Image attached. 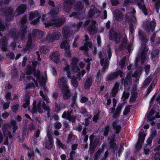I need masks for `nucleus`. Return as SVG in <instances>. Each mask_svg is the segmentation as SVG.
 <instances>
[{"instance_id": "obj_1", "label": "nucleus", "mask_w": 160, "mask_h": 160, "mask_svg": "<svg viewBox=\"0 0 160 160\" xmlns=\"http://www.w3.org/2000/svg\"><path fill=\"white\" fill-rule=\"evenodd\" d=\"M58 12V10L57 9H53L50 11L48 13L50 21L47 22L45 21L47 19L46 18V15H43L42 16L41 19L43 22V23L46 27H49L55 25L57 27H59L62 26L66 22V20L64 18H60L58 19H57L56 14Z\"/></svg>"}, {"instance_id": "obj_2", "label": "nucleus", "mask_w": 160, "mask_h": 160, "mask_svg": "<svg viewBox=\"0 0 160 160\" xmlns=\"http://www.w3.org/2000/svg\"><path fill=\"white\" fill-rule=\"evenodd\" d=\"M138 33L140 38L144 44H142L141 49L139 52L138 56L136 58L135 64L136 66H137L140 59H141V64L144 63L146 58L147 52L148 50V48L146 47V45L145 44L148 41L145 33L141 30H139Z\"/></svg>"}, {"instance_id": "obj_3", "label": "nucleus", "mask_w": 160, "mask_h": 160, "mask_svg": "<svg viewBox=\"0 0 160 160\" xmlns=\"http://www.w3.org/2000/svg\"><path fill=\"white\" fill-rule=\"evenodd\" d=\"M82 22H80L77 24L73 23L71 27H65L62 29V33L63 37L65 38H68L74 32L78 31L80 27L82 25Z\"/></svg>"}, {"instance_id": "obj_4", "label": "nucleus", "mask_w": 160, "mask_h": 160, "mask_svg": "<svg viewBox=\"0 0 160 160\" xmlns=\"http://www.w3.org/2000/svg\"><path fill=\"white\" fill-rule=\"evenodd\" d=\"M26 71V73L28 74H31L33 72L34 76L37 77L36 79L38 81L40 85L42 86L43 88H45V78L44 76H40V71H37L34 69H32L30 66H27Z\"/></svg>"}, {"instance_id": "obj_5", "label": "nucleus", "mask_w": 160, "mask_h": 160, "mask_svg": "<svg viewBox=\"0 0 160 160\" xmlns=\"http://www.w3.org/2000/svg\"><path fill=\"white\" fill-rule=\"evenodd\" d=\"M132 3H135L137 4L145 15L148 14L147 9L143 0H124L123 4L126 6Z\"/></svg>"}, {"instance_id": "obj_6", "label": "nucleus", "mask_w": 160, "mask_h": 160, "mask_svg": "<svg viewBox=\"0 0 160 160\" xmlns=\"http://www.w3.org/2000/svg\"><path fill=\"white\" fill-rule=\"evenodd\" d=\"M96 22L94 20H88L85 22L83 26L86 27L88 25L87 28V30L89 33L90 34H94L98 31L97 28L96 26Z\"/></svg>"}, {"instance_id": "obj_7", "label": "nucleus", "mask_w": 160, "mask_h": 160, "mask_svg": "<svg viewBox=\"0 0 160 160\" xmlns=\"http://www.w3.org/2000/svg\"><path fill=\"white\" fill-rule=\"evenodd\" d=\"M121 38V34L114 31H111L109 35V39L112 40L116 44L118 43L120 41Z\"/></svg>"}, {"instance_id": "obj_8", "label": "nucleus", "mask_w": 160, "mask_h": 160, "mask_svg": "<svg viewBox=\"0 0 160 160\" xmlns=\"http://www.w3.org/2000/svg\"><path fill=\"white\" fill-rule=\"evenodd\" d=\"M63 0L62 9L64 12H68L72 8L73 3L71 0Z\"/></svg>"}, {"instance_id": "obj_9", "label": "nucleus", "mask_w": 160, "mask_h": 160, "mask_svg": "<svg viewBox=\"0 0 160 160\" xmlns=\"http://www.w3.org/2000/svg\"><path fill=\"white\" fill-rule=\"evenodd\" d=\"M98 55L99 58H101L100 60L101 65L102 66L104 64L102 72H104L105 70L107 69L108 68L109 62L107 59L104 60L103 58H101L102 55V53L101 52H99Z\"/></svg>"}, {"instance_id": "obj_10", "label": "nucleus", "mask_w": 160, "mask_h": 160, "mask_svg": "<svg viewBox=\"0 0 160 160\" xmlns=\"http://www.w3.org/2000/svg\"><path fill=\"white\" fill-rule=\"evenodd\" d=\"M131 45L127 42V39L124 37L122 39L121 43L119 46V48L121 50L127 49L129 52H130Z\"/></svg>"}, {"instance_id": "obj_11", "label": "nucleus", "mask_w": 160, "mask_h": 160, "mask_svg": "<svg viewBox=\"0 0 160 160\" xmlns=\"http://www.w3.org/2000/svg\"><path fill=\"white\" fill-rule=\"evenodd\" d=\"M145 137V134L142 132H140L139 134L138 140L136 146V149L137 151H139L141 149L142 144L144 142Z\"/></svg>"}, {"instance_id": "obj_12", "label": "nucleus", "mask_w": 160, "mask_h": 160, "mask_svg": "<svg viewBox=\"0 0 160 160\" xmlns=\"http://www.w3.org/2000/svg\"><path fill=\"white\" fill-rule=\"evenodd\" d=\"M61 36V34L59 32H54L52 34L51 36L48 35L46 39L48 42H53L54 40H58Z\"/></svg>"}, {"instance_id": "obj_13", "label": "nucleus", "mask_w": 160, "mask_h": 160, "mask_svg": "<svg viewBox=\"0 0 160 160\" xmlns=\"http://www.w3.org/2000/svg\"><path fill=\"white\" fill-rule=\"evenodd\" d=\"M155 24L156 23L154 21L146 22L144 23L143 27L147 31L149 32L150 30L152 31L155 27Z\"/></svg>"}, {"instance_id": "obj_14", "label": "nucleus", "mask_w": 160, "mask_h": 160, "mask_svg": "<svg viewBox=\"0 0 160 160\" xmlns=\"http://www.w3.org/2000/svg\"><path fill=\"white\" fill-rule=\"evenodd\" d=\"M136 13V11L134 9H133L132 13L129 12L127 13L126 15L127 20L130 22H132L134 23L137 22L136 18L134 16V15Z\"/></svg>"}, {"instance_id": "obj_15", "label": "nucleus", "mask_w": 160, "mask_h": 160, "mask_svg": "<svg viewBox=\"0 0 160 160\" xmlns=\"http://www.w3.org/2000/svg\"><path fill=\"white\" fill-rule=\"evenodd\" d=\"M27 21V18L26 16H24L22 18L20 22V25L21 26L22 31L20 33L22 35V37L24 36L26 32V29L27 26L26 25L25 23Z\"/></svg>"}, {"instance_id": "obj_16", "label": "nucleus", "mask_w": 160, "mask_h": 160, "mask_svg": "<svg viewBox=\"0 0 160 160\" xmlns=\"http://www.w3.org/2000/svg\"><path fill=\"white\" fill-rule=\"evenodd\" d=\"M37 18L34 21H33L31 23L32 24H36L39 21L40 16H39L38 11H36L30 13L29 17L30 20H32L35 18Z\"/></svg>"}, {"instance_id": "obj_17", "label": "nucleus", "mask_w": 160, "mask_h": 160, "mask_svg": "<svg viewBox=\"0 0 160 160\" xmlns=\"http://www.w3.org/2000/svg\"><path fill=\"white\" fill-rule=\"evenodd\" d=\"M67 81L66 78L62 77L60 78L58 81V85L61 89L68 87L67 84Z\"/></svg>"}, {"instance_id": "obj_18", "label": "nucleus", "mask_w": 160, "mask_h": 160, "mask_svg": "<svg viewBox=\"0 0 160 160\" xmlns=\"http://www.w3.org/2000/svg\"><path fill=\"white\" fill-rule=\"evenodd\" d=\"M132 76L134 77L132 74V73L129 72H128L127 75L125 79L122 78L121 81L122 84L124 83V85L130 84L132 82Z\"/></svg>"}, {"instance_id": "obj_19", "label": "nucleus", "mask_w": 160, "mask_h": 160, "mask_svg": "<svg viewBox=\"0 0 160 160\" xmlns=\"http://www.w3.org/2000/svg\"><path fill=\"white\" fill-rule=\"evenodd\" d=\"M2 50L4 52H6L8 50V42L7 38L6 36L3 37L0 40Z\"/></svg>"}, {"instance_id": "obj_20", "label": "nucleus", "mask_w": 160, "mask_h": 160, "mask_svg": "<svg viewBox=\"0 0 160 160\" xmlns=\"http://www.w3.org/2000/svg\"><path fill=\"white\" fill-rule=\"evenodd\" d=\"M26 9V7L25 5L24 4H21L19 6L16 10L14 14L15 16H18L19 15L23 14L25 11Z\"/></svg>"}, {"instance_id": "obj_21", "label": "nucleus", "mask_w": 160, "mask_h": 160, "mask_svg": "<svg viewBox=\"0 0 160 160\" xmlns=\"http://www.w3.org/2000/svg\"><path fill=\"white\" fill-rule=\"evenodd\" d=\"M42 102L40 101L39 102L38 104V105L37 107H36V101H34L33 103V108L32 109V112L33 113H35L37 110L38 112L40 113H42L43 112L42 109Z\"/></svg>"}, {"instance_id": "obj_22", "label": "nucleus", "mask_w": 160, "mask_h": 160, "mask_svg": "<svg viewBox=\"0 0 160 160\" xmlns=\"http://www.w3.org/2000/svg\"><path fill=\"white\" fill-rule=\"evenodd\" d=\"M60 54L58 52H53L50 56V57L51 60L56 63H58L59 62Z\"/></svg>"}, {"instance_id": "obj_23", "label": "nucleus", "mask_w": 160, "mask_h": 160, "mask_svg": "<svg viewBox=\"0 0 160 160\" xmlns=\"http://www.w3.org/2000/svg\"><path fill=\"white\" fill-rule=\"evenodd\" d=\"M100 13V11L98 10L93 6L91 7L90 10L88 14V17L90 18H91L93 14H97V16H99Z\"/></svg>"}, {"instance_id": "obj_24", "label": "nucleus", "mask_w": 160, "mask_h": 160, "mask_svg": "<svg viewBox=\"0 0 160 160\" xmlns=\"http://www.w3.org/2000/svg\"><path fill=\"white\" fill-rule=\"evenodd\" d=\"M122 77V72L121 71H119L118 72H113L110 73L108 76L107 79L109 80H111L117 78L118 75Z\"/></svg>"}, {"instance_id": "obj_25", "label": "nucleus", "mask_w": 160, "mask_h": 160, "mask_svg": "<svg viewBox=\"0 0 160 160\" xmlns=\"http://www.w3.org/2000/svg\"><path fill=\"white\" fill-rule=\"evenodd\" d=\"M61 90L63 93L62 97L63 99L66 100L69 99L71 95L68 87H66V88L62 89Z\"/></svg>"}, {"instance_id": "obj_26", "label": "nucleus", "mask_w": 160, "mask_h": 160, "mask_svg": "<svg viewBox=\"0 0 160 160\" xmlns=\"http://www.w3.org/2000/svg\"><path fill=\"white\" fill-rule=\"evenodd\" d=\"M114 17L116 20L118 21H121L123 17V15L122 12L119 9H116L114 13Z\"/></svg>"}, {"instance_id": "obj_27", "label": "nucleus", "mask_w": 160, "mask_h": 160, "mask_svg": "<svg viewBox=\"0 0 160 160\" xmlns=\"http://www.w3.org/2000/svg\"><path fill=\"white\" fill-rule=\"evenodd\" d=\"M118 120H116L113 122L112 123V126L114 130L115 131L116 133H118L121 128L120 125L118 124Z\"/></svg>"}, {"instance_id": "obj_28", "label": "nucleus", "mask_w": 160, "mask_h": 160, "mask_svg": "<svg viewBox=\"0 0 160 160\" xmlns=\"http://www.w3.org/2000/svg\"><path fill=\"white\" fill-rule=\"evenodd\" d=\"M93 80L92 78L89 77L86 79L84 85V88L85 89H89L92 83Z\"/></svg>"}, {"instance_id": "obj_29", "label": "nucleus", "mask_w": 160, "mask_h": 160, "mask_svg": "<svg viewBox=\"0 0 160 160\" xmlns=\"http://www.w3.org/2000/svg\"><path fill=\"white\" fill-rule=\"evenodd\" d=\"M13 11V9L12 8H9L7 9L6 12L4 13L5 16L7 17L8 19H11Z\"/></svg>"}, {"instance_id": "obj_30", "label": "nucleus", "mask_w": 160, "mask_h": 160, "mask_svg": "<svg viewBox=\"0 0 160 160\" xmlns=\"http://www.w3.org/2000/svg\"><path fill=\"white\" fill-rule=\"evenodd\" d=\"M84 7L83 4L79 1H77L74 4V8L76 11H80Z\"/></svg>"}, {"instance_id": "obj_31", "label": "nucleus", "mask_w": 160, "mask_h": 160, "mask_svg": "<svg viewBox=\"0 0 160 160\" xmlns=\"http://www.w3.org/2000/svg\"><path fill=\"white\" fill-rule=\"evenodd\" d=\"M43 32L37 29H34L32 32V34L34 36L37 37L39 38H41L43 37Z\"/></svg>"}, {"instance_id": "obj_32", "label": "nucleus", "mask_w": 160, "mask_h": 160, "mask_svg": "<svg viewBox=\"0 0 160 160\" xmlns=\"http://www.w3.org/2000/svg\"><path fill=\"white\" fill-rule=\"evenodd\" d=\"M119 87V84L118 82H116L112 91V94L113 97H114L117 94Z\"/></svg>"}, {"instance_id": "obj_33", "label": "nucleus", "mask_w": 160, "mask_h": 160, "mask_svg": "<svg viewBox=\"0 0 160 160\" xmlns=\"http://www.w3.org/2000/svg\"><path fill=\"white\" fill-rule=\"evenodd\" d=\"M9 35L15 38H18L20 37V34L19 35L16 32V30L13 29L10 30L9 32Z\"/></svg>"}, {"instance_id": "obj_34", "label": "nucleus", "mask_w": 160, "mask_h": 160, "mask_svg": "<svg viewBox=\"0 0 160 160\" xmlns=\"http://www.w3.org/2000/svg\"><path fill=\"white\" fill-rule=\"evenodd\" d=\"M60 47L61 48H63L64 49H69L70 45L68 41H64L60 45Z\"/></svg>"}, {"instance_id": "obj_35", "label": "nucleus", "mask_w": 160, "mask_h": 160, "mask_svg": "<svg viewBox=\"0 0 160 160\" xmlns=\"http://www.w3.org/2000/svg\"><path fill=\"white\" fill-rule=\"evenodd\" d=\"M7 125H4L3 126L2 130L3 132L4 133V134L6 136V138H8V137H9L10 138H12V135L11 133L9 132H8V130H7V129L6 128Z\"/></svg>"}, {"instance_id": "obj_36", "label": "nucleus", "mask_w": 160, "mask_h": 160, "mask_svg": "<svg viewBox=\"0 0 160 160\" xmlns=\"http://www.w3.org/2000/svg\"><path fill=\"white\" fill-rule=\"evenodd\" d=\"M49 48L46 46H42L40 48V52L44 54L48 53L49 52Z\"/></svg>"}, {"instance_id": "obj_37", "label": "nucleus", "mask_w": 160, "mask_h": 160, "mask_svg": "<svg viewBox=\"0 0 160 160\" xmlns=\"http://www.w3.org/2000/svg\"><path fill=\"white\" fill-rule=\"evenodd\" d=\"M157 150L158 151L155 154L154 159L155 160H160V147H157L154 149V151Z\"/></svg>"}, {"instance_id": "obj_38", "label": "nucleus", "mask_w": 160, "mask_h": 160, "mask_svg": "<svg viewBox=\"0 0 160 160\" xmlns=\"http://www.w3.org/2000/svg\"><path fill=\"white\" fill-rule=\"evenodd\" d=\"M30 98V95L29 93H27L26 94H25L24 98L25 102L23 104V105L24 108H27V106H25V104H26L27 106H28V105L29 104Z\"/></svg>"}, {"instance_id": "obj_39", "label": "nucleus", "mask_w": 160, "mask_h": 160, "mask_svg": "<svg viewBox=\"0 0 160 160\" xmlns=\"http://www.w3.org/2000/svg\"><path fill=\"white\" fill-rule=\"evenodd\" d=\"M154 114V112L152 109H151L149 112L147 114V118L150 120H153L155 119V117L153 116Z\"/></svg>"}, {"instance_id": "obj_40", "label": "nucleus", "mask_w": 160, "mask_h": 160, "mask_svg": "<svg viewBox=\"0 0 160 160\" xmlns=\"http://www.w3.org/2000/svg\"><path fill=\"white\" fill-rule=\"evenodd\" d=\"M92 46V43L90 42H87L84 43V46L80 47V49L81 50H84L86 51L88 50V48H91Z\"/></svg>"}, {"instance_id": "obj_41", "label": "nucleus", "mask_w": 160, "mask_h": 160, "mask_svg": "<svg viewBox=\"0 0 160 160\" xmlns=\"http://www.w3.org/2000/svg\"><path fill=\"white\" fill-rule=\"evenodd\" d=\"M52 140H47L45 143V147L48 149H50L52 147Z\"/></svg>"}, {"instance_id": "obj_42", "label": "nucleus", "mask_w": 160, "mask_h": 160, "mask_svg": "<svg viewBox=\"0 0 160 160\" xmlns=\"http://www.w3.org/2000/svg\"><path fill=\"white\" fill-rule=\"evenodd\" d=\"M154 80L153 82L151 83L150 86L148 88L146 95H148L154 88L156 84V81H155V82H154Z\"/></svg>"}, {"instance_id": "obj_43", "label": "nucleus", "mask_w": 160, "mask_h": 160, "mask_svg": "<svg viewBox=\"0 0 160 160\" xmlns=\"http://www.w3.org/2000/svg\"><path fill=\"white\" fill-rule=\"evenodd\" d=\"M103 149L100 148L98 150L93 157L94 160H96L100 157V155Z\"/></svg>"}, {"instance_id": "obj_44", "label": "nucleus", "mask_w": 160, "mask_h": 160, "mask_svg": "<svg viewBox=\"0 0 160 160\" xmlns=\"http://www.w3.org/2000/svg\"><path fill=\"white\" fill-rule=\"evenodd\" d=\"M32 40L31 38V37L29 38L27 42V44L26 45V49L25 50V51H27V50L32 48Z\"/></svg>"}, {"instance_id": "obj_45", "label": "nucleus", "mask_w": 160, "mask_h": 160, "mask_svg": "<svg viewBox=\"0 0 160 160\" xmlns=\"http://www.w3.org/2000/svg\"><path fill=\"white\" fill-rule=\"evenodd\" d=\"M57 141L56 143L57 144L58 146H59V148H61L62 149H67V147L66 145L64 144H63L61 141L58 138L56 139Z\"/></svg>"}, {"instance_id": "obj_46", "label": "nucleus", "mask_w": 160, "mask_h": 160, "mask_svg": "<svg viewBox=\"0 0 160 160\" xmlns=\"http://www.w3.org/2000/svg\"><path fill=\"white\" fill-rule=\"evenodd\" d=\"M72 112V110L70 111H67L64 112L62 115V118H66L68 119L70 115L71 114Z\"/></svg>"}, {"instance_id": "obj_47", "label": "nucleus", "mask_w": 160, "mask_h": 160, "mask_svg": "<svg viewBox=\"0 0 160 160\" xmlns=\"http://www.w3.org/2000/svg\"><path fill=\"white\" fill-rule=\"evenodd\" d=\"M152 78L151 76H149L145 80V81L143 83V86L145 87H147V86L149 84V83L152 80Z\"/></svg>"}, {"instance_id": "obj_48", "label": "nucleus", "mask_w": 160, "mask_h": 160, "mask_svg": "<svg viewBox=\"0 0 160 160\" xmlns=\"http://www.w3.org/2000/svg\"><path fill=\"white\" fill-rule=\"evenodd\" d=\"M159 51L158 50H152L151 53L152 58L158 57Z\"/></svg>"}, {"instance_id": "obj_49", "label": "nucleus", "mask_w": 160, "mask_h": 160, "mask_svg": "<svg viewBox=\"0 0 160 160\" xmlns=\"http://www.w3.org/2000/svg\"><path fill=\"white\" fill-rule=\"evenodd\" d=\"M11 124H12V127L13 129V133H15V131L17 129V127L16 125V121L14 120H12L11 122Z\"/></svg>"}, {"instance_id": "obj_50", "label": "nucleus", "mask_w": 160, "mask_h": 160, "mask_svg": "<svg viewBox=\"0 0 160 160\" xmlns=\"http://www.w3.org/2000/svg\"><path fill=\"white\" fill-rule=\"evenodd\" d=\"M77 78L73 76V78H72L71 79L72 84L75 88H77L78 86V83L76 80Z\"/></svg>"}, {"instance_id": "obj_51", "label": "nucleus", "mask_w": 160, "mask_h": 160, "mask_svg": "<svg viewBox=\"0 0 160 160\" xmlns=\"http://www.w3.org/2000/svg\"><path fill=\"white\" fill-rule=\"evenodd\" d=\"M77 93H75L74 96L72 97V103L71 105V106L72 107H73L74 105H75L76 102V98H77Z\"/></svg>"}, {"instance_id": "obj_52", "label": "nucleus", "mask_w": 160, "mask_h": 160, "mask_svg": "<svg viewBox=\"0 0 160 160\" xmlns=\"http://www.w3.org/2000/svg\"><path fill=\"white\" fill-rule=\"evenodd\" d=\"M19 108V105L18 104H16L12 106V110L13 112H16L18 111Z\"/></svg>"}, {"instance_id": "obj_53", "label": "nucleus", "mask_w": 160, "mask_h": 160, "mask_svg": "<svg viewBox=\"0 0 160 160\" xmlns=\"http://www.w3.org/2000/svg\"><path fill=\"white\" fill-rule=\"evenodd\" d=\"M126 59L125 57H123L119 63V65L120 66L121 68H123L124 66L125 62Z\"/></svg>"}, {"instance_id": "obj_54", "label": "nucleus", "mask_w": 160, "mask_h": 160, "mask_svg": "<svg viewBox=\"0 0 160 160\" xmlns=\"http://www.w3.org/2000/svg\"><path fill=\"white\" fill-rule=\"evenodd\" d=\"M79 14L77 12H74L72 13L69 16V18L73 17L74 18L78 19Z\"/></svg>"}, {"instance_id": "obj_55", "label": "nucleus", "mask_w": 160, "mask_h": 160, "mask_svg": "<svg viewBox=\"0 0 160 160\" xmlns=\"http://www.w3.org/2000/svg\"><path fill=\"white\" fill-rule=\"evenodd\" d=\"M105 54L106 56H107V55H108V59L110 60L112 54L111 49L110 48L108 47L107 48V52L105 53Z\"/></svg>"}, {"instance_id": "obj_56", "label": "nucleus", "mask_w": 160, "mask_h": 160, "mask_svg": "<svg viewBox=\"0 0 160 160\" xmlns=\"http://www.w3.org/2000/svg\"><path fill=\"white\" fill-rule=\"evenodd\" d=\"M62 124L59 122H55L54 124V126L56 129H59L62 126Z\"/></svg>"}, {"instance_id": "obj_57", "label": "nucleus", "mask_w": 160, "mask_h": 160, "mask_svg": "<svg viewBox=\"0 0 160 160\" xmlns=\"http://www.w3.org/2000/svg\"><path fill=\"white\" fill-rule=\"evenodd\" d=\"M27 78L28 80L29 81L32 80L34 82V83L37 87H38V82L37 80L36 81L35 80V79L33 78L31 76H28L27 77Z\"/></svg>"}, {"instance_id": "obj_58", "label": "nucleus", "mask_w": 160, "mask_h": 160, "mask_svg": "<svg viewBox=\"0 0 160 160\" xmlns=\"http://www.w3.org/2000/svg\"><path fill=\"white\" fill-rule=\"evenodd\" d=\"M42 107L44 110L47 112L48 113L50 111V109L49 108L48 106L46 105L45 102H43L42 103Z\"/></svg>"}, {"instance_id": "obj_59", "label": "nucleus", "mask_w": 160, "mask_h": 160, "mask_svg": "<svg viewBox=\"0 0 160 160\" xmlns=\"http://www.w3.org/2000/svg\"><path fill=\"white\" fill-rule=\"evenodd\" d=\"M42 107L44 110L47 112L48 113L50 111V109L49 108L48 106L46 105L45 102H43L42 103Z\"/></svg>"}, {"instance_id": "obj_60", "label": "nucleus", "mask_w": 160, "mask_h": 160, "mask_svg": "<svg viewBox=\"0 0 160 160\" xmlns=\"http://www.w3.org/2000/svg\"><path fill=\"white\" fill-rule=\"evenodd\" d=\"M137 93L136 92L134 93L132 92V96L130 99L131 101H135L137 98Z\"/></svg>"}, {"instance_id": "obj_61", "label": "nucleus", "mask_w": 160, "mask_h": 160, "mask_svg": "<svg viewBox=\"0 0 160 160\" xmlns=\"http://www.w3.org/2000/svg\"><path fill=\"white\" fill-rule=\"evenodd\" d=\"M40 96L42 98L43 100H45L48 103L49 102V100L47 98V97L44 95L43 92L42 91H40Z\"/></svg>"}, {"instance_id": "obj_62", "label": "nucleus", "mask_w": 160, "mask_h": 160, "mask_svg": "<svg viewBox=\"0 0 160 160\" xmlns=\"http://www.w3.org/2000/svg\"><path fill=\"white\" fill-rule=\"evenodd\" d=\"M78 61V59L77 58L74 57L72 59V62L71 63L72 66H75L77 64V63Z\"/></svg>"}, {"instance_id": "obj_63", "label": "nucleus", "mask_w": 160, "mask_h": 160, "mask_svg": "<svg viewBox=\"0 0 160 160\" xmlns=\"http://www.w3.org/2000/svg\"><path fill=\"white\" fill-rule=\"evenodd\" d=\"M109 129V126H107L104 128L102 129V131L104 132V134L105 136H106L108 135Z\"/></svg>"}, {"instance_id": "obj_64", "label": "nucleus", "mask_w": 160, "mask_h": 160, "mask_svg": "<svg viewBox=\"0 0 160 160\" xmlns=\"http://www.w3.org/2000/svg\"><path fill=\"white\" fill-rule=\"evenodd\" d=\"M153 2H156L155 6L157 9H158L160 7V0H152Z\"/></svg>"}]
</instances>
